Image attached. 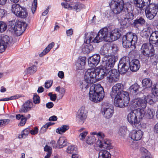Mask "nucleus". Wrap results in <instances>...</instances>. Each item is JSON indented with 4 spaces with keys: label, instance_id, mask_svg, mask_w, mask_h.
Wrapping results in <instances>:
<instances>
[{
    "label": "nucleus",
    "instance_id": "nucleus-28",
    "mask_svg": "<svg viewBox=\"0 0 158 158\" xmlns=\"http://www.w3.org/2000/svg\"><path fill=\"white\" fill-rule=\"evenodd\" d=\"M143 87L146 88H151L152 87V81L149 78L144 79L142 81Z\"/></svg>",
    "mask_w": 158,
    "mask_h": 158
},
{
    "label": "nucleus",
    "instance_id": "nucleus-39",
    "mask_svg": "<svg viewBox=\"0 0 158 158\" xmlns=\"http://www.w3.org/2000/svg\"><path fill=\"white\" fill-rule=\"evenodd\" d=\"M69 128L68 125H64L59 127L56 130V132L60 134H62Z\"/></svg>",
    "mask_w": 158,
    "mask_h": 158
},
{
    "label": "nucleus",
    "instance_id": "nucleus-17",
    "mask_svg": "<svg viewBox=\"0 0 158 158\" xmlns=\"http://www.w3.org/2000/svg\"><path fill=\"white\" fill-rule=\"evenodd\" d=\"M9 36L7 35L3 36L0 40V53L5 51L9 41Z\"/></svg>",
    "mask_w": 158,
    "mask_h": 158
},
{
    "label": "nucleus",
    "instance_id": "nucleus-8",
    "mask_svg": "<svg viewBox=\"0 0 158 158\" xmlns=\"http://www.w3.org/2000/svg\"><path fill=\"white\" fill-rule=\"evenodd\" d=\"M98 39L101 41L104 40L106 42H111L114 41L110 32H108V29L104 27L101 29L98 32Z\"/></svg>",
    "mask_w": 158,
    "mask_h": 158
},
{
    "label": "nucleus",
    "instance_id": "nucleus-44",
    "mask_svg": "<svg viewBox=\"0 0 158 158\" xmlns=\"http://www.w3.org/2000/svg\"><path fill=\"white\" fill-rule=\"evenodd\" d=\"M130 63L129 58L128 56H123L120 59L118 64L127 65Z\"/></svg>",
    "mask_w": 158,
    "mask_h": 158
},
{
    "label": "nucleus",
    "instance_id": "nucleus-15",
    "mask_svg": "<svg viewBox=\"0 0 158 158\" xmlns=\"http://www.w3.org/2000/svg\"><path fill=\"white\" fill-rule=\"evenodd\" d=\"M19 22L16 23L14 21H11L9 25L11 31L16 36H20V27Z\"/></svg>",
    "mask_w": 158,
    "mask_h": 158
},
{
    "label": "nucleus",
    "instance_id": "nucleus-13",
    "mask_svg": "<svg viewBox=\"0 0 158 158\" xmlns=\"http://www.w3.org/2000/svg\"><path fill=\"white\" fill-rule=\"evenodd\" d=\"M151 0H130L131 3L134 4L135 6L139 10H143L150 3Z\"/></svg>",
    "mask_w": 158,
    "mask_h": 158
},
{
    "label": "nucleus",
    "instance_id": "nucleus-42",
    "mask_svg": "<svg viewBox=\"0 0 158 158\" xmlns=\"http://www.w3.org/2000/svg\"><path fill=\"white\" fill-rule=\"evenodd\" d=\"M44 151L45 152H47V155L44 157V158H48L50 157L52 153V148L46 145L44 148Z\"/></svg>",
    "mask_w": 158,
    "mask_h": 158
},
{
    "label": "nucleus",
    "instance_id": "nucleus-11",
    "mask_svg": "<svg viewBox=\"0 0 158 158\" xmlns=\"http://www.w3.org/2000/svg\"><path fill=\"white\" fill-rule=\"evenodd\" d=\"M104 60H103V67L108 71L113 68L116 62V58L114 56H108L105 57Z\"/></svg>",
    "mask_w": 158,
    "mask_h": 158
},
{
    "label": "nucleus",
    "instance_id": "nucleus-64",
    "mask_svg": "<svg viewBox=\"0 0 158 158\" xmlns=\"http://www.w3.org/2000/svg\"><path fill=\"white\" fill-rule=\"evenodd\" d=\"M140 151L141 152L143 153V155H150V153L148 151L144 148H141L140 149Z\"/></svg>",
    "mask_w": 158,
    "mask_h": 158
},
{
    "label": "nucleus",
    "instance_id": "nucleus-9",
    "mask_svg": "<svg viewBox=\"0 0 158 158\" xmlns=\"http://www.w3.org/2000/svg\"><path fill=\"white\" fill-rule=\"evenodd\" d=\"M156 4L154 3L149 4L145 9V13L146 17L149 19H153L156 15L157 9L156 8Z\"/></svg>",
    "mask_w": 158,
    "mask_h": 158
},
{
    "label": "nucleus",
    "instance_id": "nucleus-61",
    "mask_svg": "<svg viewBox=\"0 0 158 158\" xmlns=\"http://www.w3.org/2000/svg\"><path fill=\"white\" fill-rule=\"evenodd\" d=\"M94 141V139H93L92 137H87L86 139V142L89 144H90L93 143Z\"/></svg>",
    "mask_w": 158,
    "mask_h": 158
},
{
    "label": "nucleus",
    "instance_id": "nucleus-40",
    "mask_svg": "<svg viewBox=\"0 0 158 158\" xmlns=\"http://www.w3.org/2000/svg\"><path fill=\"white\" fill-rule=\"evenodd\" d=\"M28 15V12L27 9L25 7L20 6V18L25 19Z\"/></svg>",
    "mask_w": 158,
    "mask_h": 158
},
{
    "label": "nucleus",
    "instance_id": "nucleus-56",
    "mask_svg": "<svg viewBox=\"0 0 158 158\" xmlns=\"http://www.w3.org/2000/svg\"><path fill=\"white\" fill-rule=\"evenodd\" d=\"M30 130L29 129H26L24 130L21 133V137L23 138H25L29 134Z\"/></svg>",
    "mask_w": 158,
    "mask_h": 158
},
{
    "label": "nucleus",
    "instance_id": "nucleus-63",
    "mask_svg": "<svg viewBox=\"0 0 158 158\" xmlns=\"http://www.w3.org/2000/svg\"><path fill=\"white\" fill-rule=\"evenodd\" d=\"M110 45L108 44H105L102 47L101 49L104 52L107 51L109 49Z\"/></svg>",
    "mask_w": 158,
    "mask_h": 158
},
{
    "label": "nucleus",
    "instance_id": "nucleus-59",
    "mask_svg": "<svg viewBox=\"0 0 158 158\" xmlns=\"http://www.w3.org/2000/svg\"><path fill=\"white\" fill-rule=\"evenodd\" d=\"M33 100L34 103L35 104L40 103V98L36 94H34L33 97Z\"/></svg>",
    "mask_w": 158,
    "mask_h": 158
},
{
    "label": "nucleus",
    "instance_id": "nucleus-55",
    "mask_svg": "<svg viewBox=\"0 0 158 158\" xmlns=\"http://www.w3.org/2000/svg\"><path fill=\"white\" fill-rule=\"evenodd\" d=\"M27 119L26 116L23 115H20V126H23L25 125Z\"/></svg>",
    "mask_w": 158,
    "mask_h": 158
},
{
    "label": "nucleus",
    "instance_id": "nucleus-29",
    "mask_svg": "<svg viewBox=\"0 0 158 158\" xmlns=\"http://www.w3.org/2000/svg\"><path fill=\"white\" fill-rule=\"evenodd\" d=\"M91 81H92V80H89L84 77V80L82 81L81 84V88L82 89H86L89 87L92 83H93Z\"/></svg>",
    "mask_w": 158,
    "mask_h": 158
},
{
    "label": "nucleus",
    "instance_id": "nucleus-62",
    "mask_svg": "<svg viewBox=\"0 0 158 158\" xmlns=\"http://www.w3.org/2000/svg\"><path fill=\"white\" fill-rule=\"evenodd\" d=\"M121 24L122 25H123V26H126V24L128 23H129L130 21H128L126 19H124L123 17H121Z\"/></svg>",
    "mask_w": 158,
    "mask_h": 158
},
{
    "label": "nucleus",
    "instance_id": "nucleus-57",
    "mask_svg": "<svg viewBox=\"0 0 158 158\" xmlns=\"http://www.w3.org/2000/svg\"><path fill=\"white\" fill-rule=\"evenodd\" d=\"M61 5L65 8L69 9H73L72 3H71V4H69L66 2H62L61 3Z\"/></svg>",
    "mask_w": 158,
    "mask_h": 158
},
{
    "label": "nucleus",
    "instance_id": "nucleus-58",
    "mask_svg": "<svg viewBox=\"0 0 158 158\" xmlns=\"http://www.w3.org/2000/svg\"><path fill=\"white\" fill-rule=\"evenodd\" d=\"M37 0H34L33 3L32 4L31 7V11L33 14H34L37 7Z\"/></svg>",
    "mask_w": 158,
    "mask_h": 158
},
{
    "label": "nucleus",
    "instance_id": "nucleus-5",
    "mask_svg": "<svg viewBox=\"0 0 158 158\" xmlns=\"http://www.w3.org/2000/svg\"><path fill=\"white\" fill-rule=\"evenodd\" d=\"M137 35L132 32L127 33L123 38V45L126 48L134 46L137 41Z\"/></svg>",
    "mask_w": 158,
    "mask_h": 158
},
{
    "label": "nucleus",
    "instance_id": "nucleus-41",
    "mask_svg": "<svg viewBox=\"0 0 158 158\" xmlns=\"http://www.w3.org/2000/svg\"><path fill=\"white\" fill-rule=\"evenodd\" d=\"M37 70V66L35 65H33L27 68L25 71V73L26 74H32L35 73Z\"/></svg>",
    "mask_w": 158,
    "mask_h": 158
},
{
    "label": "nucleus",
    "instance_id": "nucleus-30",
    "mask_svg": "<svg viewBox=\"0 0 158 158\" xmlns=\"http://www.w3.org/2000/svg\"><path fill=\"white\" fill-rule=\"evenodd\" d=\"M67 140L65 137H60L57 141V146L59 148H62L66 145Z\"/></svg>",
    "mask_w": 158,
    "mask_h": 158
},
{
    "label": "nucleus",
    "instance_id": "nucleus-20",
    "mask_svg": "<svg viewBox=\"0 0 158 158\" xmlns=\"http://www.w3.org/2000/svg\"><path fill=\"white\" fill-rule=\"evenodd\" d=\"M100 56L98 54H96L90 57L88 60V63L91 67L97 66L100 61Z\"/></svg>",
    "mask_w": 158,
    "mask_h": 158
},
{
    "label": "nucleus",
    "instance_id": "nucleus-43",
    "mask_svg": "<svg viewBox=\"0 0 158 158\" xmlns=\"http://www.w3.org/2000/svg\"><path fill=\"white\" fill-rule=\"evenodd\" d=\"M155 114L154 110L152 109H148L146 112L145 115L146 117L149 119L153 118Z\"/></svg>",
    "mask_w": 158,
    "mask_h": 158
},
{
    "label": "nucleus",
    "instance_id": "nucleus-4",
    "mask_svg": "<svg viewBox=\"0 0 158 158\" xmlns=\"http://www.w3.org/2000/svg\"><path fill=\"white\" fill-rule=\"evenodd\" d=\"M157 101L156 96L152 94L147 95L144 99L140 98L135 99L132 101V105L134 107H139L144 110L147 106V103L152 104Z\"/></svg>",
    "mask_w": 158,
    "mask_h": 158
},
{
    "label": "nucleus",
    "instance_id": "nucleus-32",
    "mask_svg": "<svg viewBox=\"0 0 158 158\" xmlns=\"http://www.w3.org/2000/svg\"><path fill=\"white\" fill-rule=\"evenodd\" d=\"M111 155L107 151L101 150L98 153V158H110Z\"/></svg>",
    "mask_w": 158,
    "mask_h": 158
},
{
    "label": "nucleus",
    "instance_id": "nucleus-50",
    "mask_svg": "<svg viewBox=\"0 0 158 158\" xmlns=\"http://www.w3.org/2000/svg\"><path fill=\"white\" fill-rule=\"evenodd\" d=\"M73 5V9L77 11L80 10L83 5L80 3L76 2L75 3H72Z\"/></svg>",
    "mask_w": 158,
    "mask_h": 158
},
{
    "label": "nucleus",
    "instance_id": "nucleus-19",
    "mask_svg": "<svg viewBox=\"0 0 158 158\" xmlns=\"http://www.w3.org/2000/svg\"><path fill=\"white\" fill-rule=\"evenodd\" d=\"M87 35L86 37L85 40V42H86V44H90V43L94 42L95 43H98L100 42V40L98 39V38H97L98 36V34L94 39L93 38L94 37V35L93 33H87L85 34V35Z\"/></svg>",
    "mask_w": 158,
    "mask_h": 158
},
{
    "label": "nucleus",
    "instance_id": "nucleus-48",
    "mask_svg": "<svg viewBox=\"0 0 158 158\" xmlns=\"http://www.w3.org/2000/svg\"><path fill=\"white\" fill-rule=\"evenodd\" d=\"M150 61L152 64L156 65L158 62V56L154 54V55L150 56Z\"/></svg>",
    "mask_w": 158,
    "mask_h": 158
},
{
    "label": "nucleus",
    "instance_id": "nucleus-33",
    "mask_svg": "<svg viewBox=\"0 0 158 158\" xmlns=\"http://www.w3.org/2000/svg\"><path fill=\"white\" fill-rule=\"evenodd\" d=\"M12 11L15 15L20 17V5L19 4H15L12 5Z\"/></svg>",
    "mask_w": 158,
    "mask_h": 158
},
{
    "label": "nucleus",
    "instance_id": "nucleus-37",
    "mask_svg": "<svg viewBox=\"0 0 158 158\" xmlns=\"http://www.w3.org/2000/svg\"><path fill=\"white\" fill-rule=\"evenodd\" d=\"M139 86L137 83H135L131 86L129 89L131 93L136 94L139 92Z\"/></svg>",
    "mask_w": 158,
    "mask_h": 158
},
{
    "label": "nucleus",
    "instance_id": "nucleus-1",
    "mask_svg": "<svg viewBox=\"0 0 158 158\" xmlns=\"http://www.w3.org/2000/svg\"><path fill=\"white\" fill-rule=\"evenodd\" d=\"M123 86L121 83H117L112 88L110 95L114 98V103L117 107L123 108L127 106L129 102L128 93L123 90Z\"/></svg>",
    "mask_w": 158,
    "mask_h": 158
},
{
    "label": "nucleus",
    "instance_id": "nucleus-10",
    "mask_svg": "<svg viewBox=\"0 0 158 158\" xmlns=\"http://www.w3.org/2000/svg\"><path fill=\"white\" fill-rule=\"evenodd\" d=\"M87 113L85 106H82L78 110L76 115V119L80 124L84 123L87 118Z\"/></svg>",
    "mask_w": 158,
    "mask_h": 158
},
{
    "label": "nucleus",
    "instance_id": "nucleus-46",
    "mask_svg": "<svg viewBox=\"0 0 158 158\" xmlns=\"http://www.w3.org/2000/svg\"><path fill=\"white\" fill-rule=\"evenodd\" d=\"M152 94L158 96V83L154 84L151 88Z\"/></svg>",
    "mask_w": 158,
    "mask_h": 158
},
{
    "label": "nucleus",
    "instance_id": "nucleus-38",
    "mask_svg": "<svg viewBox=\"0 0 158 158\" xmlns=\"http://www.w3.org/2000/svg\"><path fill=\"white\" fill-rule=\"evenodd\" d=\"M118 68L119 73L122 74L126 73L128 69L129 68L127 65L118 64Z\"/></svg>",
    "mask_w": 158,
    "mask_h": 158
},
{
    "label": "nucleus",
    "instance_id": "nucleus-22",
    "mask_svg": "<svg viewBox=\"0 0 158 158\" xmlns=\"http://www.w3.org/2000/svg\"><path fill=\"white\" fill-rule=\"evenodd\" d=\"M35 107L32 102L27 101L22 106L21 110L22 112H27Z\"/></svg>",
    "mask_w": 158,
    "mask_h": 158
},
{
    "label": "nucleus",
    "instance_id": "nucleus-45",
    "mask_svg": "<svg viewBox=\"0 0 158 158\" xmlns=\"http://www.w3.org/2000/svg\"><path fill=\"white\" fill-rule=\"evenodd\" d=\"M121 16L127 20L128 21H130L132 20L134 18V15L131 13L125 12V15H122Z\"/></svg>",
    "mask_w": 158,
    "mask_h": 158
},
{
    "label": "nucleus",
    "instance_id": "nucleus-6",
    "mask_svg": "<svg viewBox=\"0 0 158 158\" xmlns=\"http://www.w3.org/2000/svg\"><path fill=\"white\" fill-rule=\"evenodd\" d=\"M124 5L123 0H112L110 4L112 11L115 14H119L123 11Z\"/></svg>",
    "mask_w": 158,
    "mask_h": 158
},
{
    "label": "nucleus",
    "instance_id": "nucleus-52",
    "mask_svg": "<svg viewBox=\"0 0 158 158\" xmlns=\"http://www.w3.org/2000/svg\"><path fill=\"white\" fill-rule=\"evenodd\" d=\"M88 133V132L86 131L81 132L79 135V138L80 140L84 141Z\"/></svg>",
    "mask_w": 158,
    "mask_h": 158
},
{
    "label": "nucleus",
    "instance_id": "nucleus-21",
    "mask_svg": "<svg viewBox=\"0 0 158 158\" xmlns=\"http://www.w3.org/2000/svg\"><path fill=\"white\" fill-rule=\"evenodd\" d=\"M108 70L103 67L102 68H96V80L103 79L105 76H106Z\"/></svg>",
    "mask_w": 158,
    "mask_h": 158
},
{
    "label": "nucleus",
    "instance_id": "nucleus-36",
    "mask_svg": "<svg viewBox=\"0 0 158 158\" xmlns=\"http://www.w3.org/2000/svg\"><path fill=\"white\" fill-rule=\"evenodd\" d=\"M90 134L91 135H95L96 137L98 138V142L101 143L102 141V140L105 137V135L102 132H99L97 133L96 131L91 132Z\"/></svg>",
    "mask_w": 158,
    "mask_h": 158
},
{
    "label": "nucleus",
    "instance_id": "nucleus-47",
    "mask_svg": "<svg viewBox=\"0 0 158 158\" xmlns=\"http://www.w3.org/2000/svg\"><path fill=\"white\" fill-rule=\"evenodd\" d=\"M27 24L25 21H20V35L25 31L27 28Z\"/></svg>",
    "mask_w": 158,
    "mask_h": 158
},
{
    "label": "nucleus",
    "instance_id": "nucleus-25",
    "mask_svg": "<svg viewBox=\"0 0 158 158\" xmlns=\"http://www.w3.org/2000/svg\"><path fill=\"white\" fill-rule=\"evenodd\" d=\"M149 40L155 46H158V31L153 32L151 34Z\"/></svg>",
    "mask_w": 158,
    "mask_h": 158
},
{
    "label": "nucleus",
    "instance_id": "nucleus-24",
    "mask_svg": "<svg viewBox=\"0 0 158 158\" xmlns=\"http://www.w3.org/2000/svg\"><path fill=\"white\" fill-rule=\"evenodd\" d=\"M85 57H81L78 58L76 63L77 69L82 70L84 68L85 64Z\"/></svg>",
    "mask_w": 158,
    "mask_h": 158
},
{
    "label": "nucleus",
    "instance_id": "nucleus-60",
    "mask_svg": "<svg viewBox=\"0 0 158 158\" xmlns=\"http://www.w3.org/2000/svg\"><path fill=\"white\" fill-rule=\"evenodd\" d=\"M150 31H151V28L148 27L144 28L142 31V32L143 33H146L145 34V36H148L150 32Z\"/></svg>",
    "mask_w": 158,
    "mask_h": 158
},
{
    "label": "nucleus",
    "instance_id": "nucleus-23",
    "mask_svg": "<svg viewBox=\"0 0 158 158\" xmlns=\"http://www.w3.org/2000/svg\"><path fill=\"white\" fill-rule=\"evenodd\" d=\"M129 65L130 69L133 72L138 71L140 66L139 61L135 59H133L130 63Z\"/></svg>",
    "mask_w": 158,
    "mask_h": 158
},
{
    "label": "nucleus",
    "instance_id": "nucleus-54",
    "mask_svg": "<svg viewBox=\"0 0 158 158\" xmlns=\"http://www.w3.org/2000/svg\"><path fill=\"white\" fill-rule=\"evenodd\" d=\"M127 129L125 127H120L119 129L118 133L121 136L124 135L126 133Z\"/></svg>",
    "mask_w": 158,
    "mask_h": 158
},
{
    "label": "nucleus",
    "instance_id": "nucleus-14",
    "mask_svg": "<svg viewBox=\"0 0 158 158\" xmlns=\"http://www.w3.org/2000/svg\"><path fill=\"white\" fill-rule=\"evenodd\" d=\"M96 68H92L88 69L85 72V77L89 80L94 83L96 81Z\"/></svg>",
    "mask_w": 158,
    "mask_h": 158
},
{
    "label": "nucleus",
    "instance_id": "nucleus-2",
    "mask_svg": "<svg viewBox=\"0 0 158 158\" xmlns=\"http://www.w3.org/2000/svg\"><path fill=\"white\" fill-rule=\"evenodd\" d=\"M131 106L135 110L128 114L127 119L132 126L138 128L141 124L140 119L144 116V110L141 108L134 107L132 105V101Z\"/></svg>",
    "mask_w": 158,
    "mask_h": 158
},
{
    "label": "nucleus",
    "instance_id": "nucleus-31",
    "mask_svg": "<svg viewBox=\"0 0 158 158\" xmlns=\"http://www.w3.org/2000/svg\"><path fill=\"white\" fill-rule=\"evenodd\" d=\"M93 50V46L90 44H83L82 48V51L84 53H89Z\"/></svg>",
    "mask_w": 158,
    "mask_h": 158
},
{
    "label": "nucleus",
    "instance_id": "nucleus-49",
    "mask_svg": "<svg viewBox=\"0 0 158 158\" xmlns=\"http://www.w3.org/2000/svg\"><path fill=\"white\" fill-rule=\"evenodd\" d=\"M77 150V148L75 146H70L68 147L66 152L69 153H75Z\"/></svg>",
    "mask_w": 158,
    "mask_h": 158
},
{
    "label": "nucleus",
    "instance_id": "nucleus-53",
    "mask_svg": "<svg viewBox=\"0 0 158 158\" xmlns=\"http://www.w3.org/2000/svg\"><path fill=\"white\" fill-rule=\"evenodd\" d=\"M51 125L50 123H47L46 124L44 125L41 128L40 131L41 133H44L46 132L48 127Z\"/></svg>",
    "mask_w": 158,
    "mask_h": 158
},
{
    "label": "nucleus",
    "instance_id": "nucleus-51",
    "mask_svg": "<svg viewBox=\"0 0 158 158\" xmlns=\"http://www.w3.org/2000/svg\"><path fill=\"white\" fill-rule=\"evenodd\" d=\"M7 27L6 23L2 21H0V33L4 31Z\"/></svg>",
    "mask_w": 158,
    "mask_h": 158
},
{
    "label": "nucleus",
    "instance_id": "nucleus-7",
    "mask_svg": "<svg viewBox=\"0 0 158 158\" xmlns=\"http://www.w3.org/2000/svg\"><path fill=\"white\" fill-rule=\"evenodd\" d=\"M140 52L143 55L148 59L150 56L154 55L155 50L152 44L150 43H147L142 45Z\"/></svg>",
    "mask_w": 158,
    "mask_h": 158
},
{
    "label": "nucleus",
    "instance_id": "nucleus-27",
    "mask_svg": "<svg viewBox=\"0 0 158 158\" xmlns=\"http://www.w3.org/2000/svg\"><path fill=\"white\" fill-rule=\"evenodd\" d=\"M145 23V19L142 17L139 18H137L134 20L132 25L135 28H138L139 25H143Z\"/></svg>",
    "mask_w": 158,
    "mask_h": 158
},
{
    "label": "nucleus",
    "instance_id": "nucleus-12",
    "mask_svg": "<svg viewBox=\"0 0 158 158\" xmlns=\"http://www.w3.org/2000/svg\"><path fill=\"white\" fill-rule=\"evenodd\" d=\"M107 81L109 83H114L119 80V75L116 70L112 69L108 71L106 74Z\"/></svg>",
    "mask_w": 158,
    "mask_h": 158
},
{
    "label": "nucleus",
    "instance_id": "nucleus-26",
    "mask_svg": "<svg viewBox=\"0 0 158 158\" xmlns=\"http://www.w3.org/2000/svg\"><path fill=\"white\" fill-rule=\"evenodd\" d=\"M98 145L99 147L101 148H103L108 150L112 149L113 148L110 141L107 140L102 141Z\"/></svg>",
    "mask_w": 158,
    "mask_h": 158
},
{
    "label": "nucleus",
    "instance_id": "nucleus-16",
    "mask_svg": "<svg viewBox=\"0 0 158 158\" xmlns=\"http://www.w3.org/2000/svg\"><path fill=\"white\" fill-rule=\"evenodd\" d=\"M143 135L142 131L140 130L132 131L129 134V136L134 140H139L142 138Z\"/></svg>",
    "mask_w": 158,
    "mask_h": 158
},
{
    "label": "nucleus",
    "instance_id": "nucleus-34",
    "mask_svg": "<svg viewBox=\"0 0 158 158\" xmlns=\"http://www.w3.org/2000/svg\"><path fill=\"white\" fill-rule=\"evenodd\" d=\"M55 44L52 42L49 44L47 47L40 53L39 56L40 57H42L47 54L49 52L51 49L54 46Z\"/></svg>",
    "mask_w": 158,
    "mask_h": 158
},
{
    "label": "nucleus",
    "instance_id": "nucleus-18",
    "mask_svg": "<svg viewBox=\"0 0 158 158\" xmlns=\"http://www.w3.org/2000/svg\"><path fill=\"white\" fill-rule=\"evenodd\" d=\"M114 112V108L111 105L108 106L104 108L102 111L104 117L107 118H109L112 117Z\"/></svg>",
    "mask_w": 158,
    "mask_h": 158
},
{
    "label": "nucleus",
    "instance_id": "nucleus-3",
    "mask_svg": "<svg viewBox=\"0 0 158 158\" xmlns=\"http://www.w3.org/2000/svg\"><path fill=\"white\" fill-rule=\"evenodd\" d=\"M104 96L103 87L101 85L96 84L91 86L89 93V99L94 102H98L102 100Z\"/></svg>",
    "mask_w": 158,
    "mask_h": 158
},
{
    "label": "nucleus",
    "instance_id": "nucleus-35",
    "mask_svg": "<svg viewBox=\"0 0 158 158\" xmlns=\"http://www.w3.org/2000/svg\"><path fill=\"white\" fill-rule=\"evenodd\" d=\"M114 41L116 40L120 36V33L118 29H115L110 32Z\"/></svg>",
    "mask_w": 158,
    "mask_h": 158
}]
</instances>
